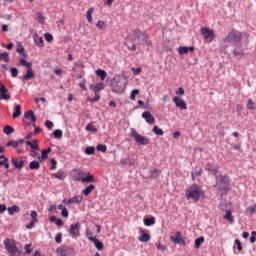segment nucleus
<instances>
[{
    "mask_svg": "<svg viewBox=\"0 0 256 256\" xmlns=\"http://www.w3.org/2000/svg\"><path fill=\"white\" fill-rule=\"evenodd\" d=\"M97 151H101V153H105L107 151V146L106 145H103V144H99L97 147H96Z\"/></svg>",
    "mask_w": 256,
    "mask_h": 256,
    "instance_id": "603ef678",
    "label": "nucleus"
},
{
    "mask_svg": "<svg viewBox=\"0 0 256 256\" xmlns=\"http://www.w3.org/2000/svg\"><path fill=\"white\" fill-rule=\"evenodd\" d=\"M0 99L1 101H9L11 99V95L9 94V89L0 82Z\"/></svg>",
    "mask_w": 256,
    "mask_h": 256,
    "instance_id": "9b49d317",
    "label": "nucleus"
},
{
    "mask_svg": "<svg viewBox=\"0 0 256 256\" xmlns=\"http://www.w3.org/2000/svg\"><path fill=\"white\" fill-rule=\"evenodd\" d=\"M17 53H20L23 55V57H26V55L24 54L25 53V48H23V45L21 44H18L17 45V49H16Z\"/></svg>",
    "mask_w": 256,
    "mask_h": 256,
    "instance_id": "8fccbe9b",
    "label": "nucleus"
},
{
    "mask_svg": "<svg viewBox=\"0 0 256 256\" xmlns=\"http://www.w3.org/2000/svg\"><path fill=\"white\" fill-rule=\"evenodd\" d=\"M40 167H41V163H39V161H37V160H34V161L30 162V164H29V169H31L32 171L37 170Z\"/></svg>",
    "mask_w": 256,
    "mask_h": 256,
    "instance_id": "cd10ccee",
    "label": "nucleus"
},
{
    "mask_svg": "<svg viewBox=\"0 0 256 256\" xmlns=\"http://www.w3.org/2000/svg\"><path fill=\"white\" fill-rule=\"evenodd\" d=\"M121 165H128L129 167H133L135 165V160L129 157H126L120 161Z\"/></svg>",
    "mask_w": 256,
    "mask_h": 256,
    "instance_id": "a878e982",
    "label": "nucleus"
},
{
    "mask_svg": "<svg viewBox=\"0 0 256 256\" xmlns=\"http://www.w3.org/2000/svg\"><path fill=\"white\" fill-rule=\"evenodd\" d=\"M61 215L62 217H69V211L67 208H63V210H61Z\"/></svg>",
    "mask_w": 256,
    "mask_h": 256,
    "instance_id": "774afa93",
    "label": "nucleus"
},
{
    "mask_svg": "<svg viewBox=\"0 0 256 256\" xmlns=\"http://www.w3.org/2000/svg\"><path fill=\"white\" fill-rule=\"evenodd\" d=\"M90 89H91V91H93V93H101V91H103V89H105V84H103V83H98L96 85L91 84Z\"/></svg>",
    "mask_w": 256,
    "mask_h": 256,
    "instance_id": "f3484780",
    "label": "nucleus"
},
{
    "mask_svg": "<svg viewBox=\"0 0 256 256\" xmlns=\"http://www.w3.org/2000/svg\"><path fill=\"white\" fill-rule=\"evenodd\" d=\"M36 19H37L38 23H40L41 25H43V23H45V17L43 16V13H41V12L37 13Z\"/></svg>",
    "mask_w": 256,
    "mask_h": 256,
    "instance_id": "a19ab883",
    "label": "nucleus"
},
{
    "mask_svg": "<svg viewBox=\"0 0 256 256\" xmlns=\"http://www.w3.org/2000/svg\"><path fill=\"white\" fill-rule=\"evenodd\" d=\"M44 38L48 41V43H51V41H53V35L51 33L44 34Z\"/></svg>",
    "mask_w": 256,
    "mask_h": 256,
    "instance_id": "052dcab7",
    "label": "nucleus"
},
{
    "mask_svg": "<svg viewBox=\"0 0 256 256\" xmlns=\"http://www.w3.org/2000/svg\"><path fill=\"white\" fill-rule=\"evenodd\" d=\"M152 131L155 133V135H163V129L159 128L158 126H154Z\"/></svg>",
    "mask_w": 256,
    "mask_h": 256,
    "instance_id": "a18cd8bd",
    "label": "nucleus"
},
{
    "mask_svg": "<svg viewBox=\"0 0 256 256\" xmlns=\"http://www.w3.org/2000/svg\"><path fill=\"white\" fill-rule=\"evenodd\" d=\"M223 219L229 221V223H235V216L231 213V210L226 211V214L224 215Z\"/></svg>",
    "mask_w": 256,
    "mask_h": 256,
    "instance_id": "5701e85b",
    "label": "nucleus"
},
{
    "mask_svg": "<svg viewBox=\"0 0 256 256\" xmlns=\"http://www.w3.org/2000/svg\"><path fill=\"white\" fill-rule=\"evenodd\" d=\"M125 87H127V78L125 77L119 78V81L112 83V91L114 93H122Z\"/></svg>",
    "mask_w": 256,
    "mask_h": 256,
    "instance_id": "39448f33",
    "label": "nucleus"
},
{
    "mask_svg": "<svg viewBox=\"0 0 256 256\" xmlns=\"http://www.w3.org/2000/svg\"><path fill=\"white\" fill-rule=\"evenodd\" d=\"M226 43H240L241 41V32L233 30L230 32L227 37L224 39Z\"/></svg>",
    "mask_w": 256,
    "mask_h": 256,
    "instance_id": "6e6552de",
    "label": "nucleus"
},
{
    "mask_svg": "<svg viewBox=\"0 0 256 256\" xmlns=\"http://www.w3.org/2000/svg\"><path fill=\"white\" fill-rule=\"evenodd\" d=\"M205 170L209 171L212 175L217 177V171H219V166L217 164L207 163L205 166Z\"/></svg>",
    "mask_w": 256,
    "mask_h": 256,
    "instance_id": "4468645a",
    "label": "nucleus"
},
{
    "mask_svg": "<svg viewBox=\"0 0 256 256\" xmlns=\"http://www.w3.org/2000/svg\"><path fill=\"white\" fill-rule=\"evenodd\" d=\"M144 225H146V227H151V225H155V217L145 218Z\"/></svg>",
    "mask_w": 256,
    "mask_h": 256,
    "instance_id": "473e14b6",
    "label": "nucleus"
},
{
    "mask_svg": "<svg viewBox=\"0 0 256 256\" xmlns=\"http://www.w3.org/2000/svg\"><path fill=\"white\" fill-rule=\"evenodd\" d=\"M19 63H20V65H22L23 67H27L28 69L30 67H32L31 62H27V60H25V58H20Z\"/></svg>",
    "mask_w": 256,
    "mask_h": 256,
    "instance_id": "4c0bfd02",
    "label": "nucleus"
},
{
    "mask_svg": "<svg viewBox=\"0 0 256 256\" xmlns=\"http://www.w3.org/2000/svg\"><path fill=\"white\" fill-rule=\"evenodd\" d=\"M52 177H54L55 179H60V181H65V173L61 171L53 173Z\"/></svg>",
    "mask_w": 256,
    "mask_h": 256,
    "instance_id": "c85d7f7f",
    "label": "nucleus"
},
{
    "mask_svg": "<svg viewBox=\"0 0 256 256\" xmlns=\"http://www.w3.org/2000/svg\"><path fill=\"white\" fill-rule=\"evenodd\" d=\"M49 153H51V148H48L46 150H42L41 152V158H39L40 161H45V159H47V155H49Z\"/></svg>",
    "mask_w": 256,
    "mask_h": 256,
    "instance_id": "f704fd0d",
    "label": "nucleus"
},
{
    "mask_svg": "<svg viewBox=\"0 0 256 256\" xmlns=\"http://www.w3.org/2000/svg\"><path fill=\"white\" fill-rule=\"evenodd\" d=\"M235 245H237L238 251H243V246L241 245V241L239 239L235 240Z\"/></svg>",
    "mask_w": 256,
    "mask_h": 256,
    "instance_id": "338daca9",
    "label": "nucleus"
},
{
    "mask_svg": "<svg viewBox=\"0 0 256 256\" xmlns=\"http://www.w3.org/2000/svg\"><path fill=\"white\" fill-rule=\"evenodd\" d=\"M15 131V129H13V127L7 125L4 127L3 129V133H5V135H11V133H13Z\"/></svg>",
    "mask_w": 256,
    "mask_h": 256,
    "instance_id": "58836bf2",
    "label": "nucleus"
},
{
    "mask_svg": "<svg viewBox=\"0 0 256 256\" xmlns=\"http://www.w3.org/2000/svg\"><path fill=\"white\" fill-rule=\"evenodd\" d=\"M86 155H95V147L90 146L85 149Z\"/></svg>",
    "mask_w": 256,
    "mask_h": 256,
    "instance_id": "c03bdc74",
    "label": "nucleus"
},
{
    "mask_svg": "<svg viewBox=\"0 0 256 256\" xmlns=\"http://www.w3.org/2000/svg\"><path fill=\"white\" fill-rule=\"evenodd\" d=\"M202 243H205V238L203 236H201L195 240V249H199V247H201Z\"/></svg>",
    "mask_w": 256,
    "mask_h": 256,
    "instance_id": "e433bc0d",
    "label": "nucleus"
},
{
    "mask_svg": "<svg viewBox=\"0 0 256 256\" xmlns=\"http://www.w3.org/2000/svg\"><path fill=\"white\" fill-rule=\"evenodd\" d=\"M126 45L129 49V51H137V46L135 45V43L126 42Z\"/></svg>",
    "mask_w": 256,
    "mask_h": 256,
    "instance_id": "de8ad7c7",
    "label": "nucleus"
},
{
    "mask_svg": "<svg viewBox=\"0 0 256 256\" xmlns=\"http://www.w3.org/2000/svg\"><path fill=\"white\" fill-rule=\"evenodd\" d=\"M0 59H4L5 63H9V53L7 52L0 53Z\"/></svg>",
    "mask_w": 256,
    "mask_h": 256,
    "instance_id": "09e8293b",
    "label": "nucleus"
},
{
    "mask_svg": "<svg viewBox=\"0 0 256 256\" xmlns=\"http://www.w3.org/2000/svg\"><path fill=\"white\" fill-rule=\"evenodd\" d=\"M142 119H145L146 123H149V125L155 123V117H153L149 111L142 113Z\"/></svg>",
    "mask_w": 256,
    "mask_h": 256,
    "instance_id": "dca6fc26",
    "label": "nucleus"
},
{
    "mask_svg": "<svg viewBox=\"0 0 256 256\" xmlns=\"http://www.w3.org/2000/svg\"><path fill=\"white\" fill-rule=\"evenodd\" d=\"M10 71L12 77H17V75H19V70L17 68H10Z\"/></svg>",
    "mask_w": 256,
    "mask_h": 256,
    "instance_id": "bf43d9fd",
    "label": "nucleus"
},
{
    "mask_svg": "<svg viewBox=\"0 0 256 256\" xmlns=\"http://www.w3.org/2000/svg\"><path fill=\"white\" fill-rule=\"evenodd\" d=\"M136 95H139V90L134 89V90L131 92V94H130V99H131V101H135V96H136Z\"/></svg>",
    "mask_w": 256,
    "mask_h": 256,
    "instance_id": "5fc2aeb1",
    "label": "nucleus"
},
{
    "mask_svg": "<svg viewBox=\"0 0 256 256\" xmlns=\"http://www.w3.org/2000/svg\"><path fill=\"white\" fill-rule=\"evenodd\" d=\"M21 115V106L20 105H16L14 107V113L12 115L13 119H17V117H20Z\"/></svg>",
    "mask_w": 256,
    "mask_h": 256,
    "instance_id": "7c9ffc66",
    "label": "nucleus"
},
{
    "mask_svg": "<svg viewBox=\"0 0 256 256\" xmlns=\"http://www.w3.org/2000/svg\"><path fill=\"white\" fill-rule=\"evenodd\" d=\"M173 243H177L178 245H185V240L180 231L176 232V237H170Z\"/></svg>",
    "mask_w": 256,
    "mask_h": 256,
    "instance_id": "2eb2a0df",
    "label": "nucleus"
},
{
    "mask_svg": "<svg viewBox=\"0 0 256 256\" xmlns=\"http://www.w3.org/2000/svg\"><path fill=\"white\" fill-rule=\"evenodd\" d=\"M201 33L204 37V41H206L207 43H211V41L215 39V31H213V29L211 28L202 27Z\"/></svg>",
    "mask_w": 256,
    "mask_h": 256,
    "instance_id": "0eeeda50",
    "label": "nucleus"
},
{
    "mask_svg": "<svg viewBox=\"0 0 256 256\" xmlns=\"http://www.w3.org/2000/svg\"><path fill=\"white\" fill-rule=\"evenodd\" d=\"M156 247H157L158 251H165V249H167V247L165 245L161 244V242H157Z\"/></svg>",
    "mask_w": 256,
    "mask_h": 256,
    "instance_id": "4d7b16f0",
    "label": "nucleus"
},
{
    "mask_svg": "<svg viewBox=\"0 0 256 256\" xmlns=\"http://www.w3.org/2000/svg\"><path fill=\"white\" fill-rule=\"evenodd\" d=\"M56 255L59 256H73L75 255V250L73 248L62 246L56 249Z\"/></svg>",
    "mask_w": 256,
    "mask_h": 256,
    "instance_id": "1a4fd4ad",
    "label": "nucleus"
},
{
    "mask_svg": "<svg viewBox=\"0 0 256 256\" xmlns=\"http://www.w3.org/2000/svg\"><path fill=\"white\" fill-rule=\"evenodd\" d=\"M26 145H28L29 147H31V149H33V150L39 149V146H37V140H34L33 142L27 141V142H26Z\"/></svg>",
    "mask_w": 256,
    "mask_h": 256,
    "instance_id": "ea45409f",
    "label": "nucleus"
},
{
    "mask_svg": "<svg viewBox=\"0 0 256 256\" xmlns=\"http://www.w3.org/2000/svg\"><path fill=\"white\" fill-rule=\"evenodd\" d=\"M83 201V196H75L69 200V203H81Z\"/></svg>",
    "mask_w": 256,
    "mask_h": 256,
    "instance_id": "79ce46f5",
    "label": "nucleus"
},
{
    "mask_svg": "<svg viewBox=\"0 0 256 256\" xmlns=\"http://www.w3.org/2000/svg\"><path fill=\"white\" fill-rule=\"evenodd\" d=\"M79 87H81L83 89V91H87V80H82L80 83H79Z\"/></svg>",
    "mask_w": 256,
    "mask_h": 256,
    "instance_id": "6e6d98bb",
    "label": "nucleus"
},
{
    "mask_svg": "<svg viewBox=\"0 0 256 256\" xmlns=\"http://www.w3.org/2000/svg\"><path fill=\"white\" fill-rule=\"evenodd\" d=\"M234 55L236 57H243V50H237V48L234 49Z\"/></svg>",
    "mask_w": 256,
    "mask_h": 256,
    "instance_id": "69168bd1",
    "label": "nucleus"
},
{
    "mask_svg": "<svg viewBox=\"0 0 256 256\" xmlns=\"http://www.w3.org/2000/svg\"><path fill=\"white\" fill-rule=\"evenodd\" d=\"M93 189H95V185L90 184L89 186H87L83 191V195H85L87 197V195H89L91 193V191H93Z\"/></svg>",
    "mask_w": 256,
    "mask_h": 256,
    "instance_id": "72a5a7b5",
    "label": "nucleus"
},
{
    "mask_svg": "<svg viewBox=\"0 0 256 256\" xmlns=\"http://www.w3.org/2000/svg\"><path fill=\"white\" fill-rule=\"evenodd\" d=\"M55 241H56V243H61V241H63V234L58 233L55 237Z\"/></svg>",
    "mask_w": 256,
    "mask_h": 256,
    "instance_id": "0e129e2a",
    "label": "nucleus"
},
{
    "mask_svg": "<svg viewBox=\"0 0 256 256\" xmlns=\"http://www.w3.org/2000/svg\"><path fill=\"white\" fill-rule=\"evenodd\" d=\"M131 137H133L138 145H149V138L142 136L135 130V128L131 129L130 133Z\"/></svg>",
    "mask_w": 256,
    "mask_h": 256,
    "instance_id": "423d86ee",
    "label": "nucleus"
},
{
    "mask_svg": "<svg viewBox=\"0 0 256 256\" xmlns=\"http://www.w3.org/2000/svg\"><path fill=\"white\" fill-rule=\"evenodd\" d=\"M7 211L9 215H13L14 213H19V211H21V208H19V206L13 205L12 207L7 208Z\"/></svg>",
    "mask_w": 256,
    "mask_h": 256,
    "instance_id": "2f4dec72",
    "label": "nucleus"
},
{
    "mask_svg": "<svg viewBox=\"0 0 256 256\" xmlns=\"http://www.w3.org/2000/svg\"><path fill=\"white\" fill-rule=\"evenodd\" d=\"M30 217H31V219H32V221H34V222H36L37 223V212H35V211H31L30 212Z\"/></svg>",
    "mask_w": 256,
    "mask_h": 256,
    "instance_id": "680f3d73",
    "label": "nucleus"
},
{
    "mask_svg": "<svg viewBox=\"0 0 256 256\" xmlns=\"http://www.w3.org/2000/svg\"><path fill=\"white\" fill-rule=\"evenodd\" d=\"M96 26L98 27V29H105V22L102 20H99L96 24Z\"/></svg>",
    "mask_w": 256,
    "mask_h": 256,
    "instance_id": "e2e57ef3",
    "label": "nucleus"
},
{
    "mask_svg": "<svg viewBox=\"0 0 256 256\" xmlns=\"http://www.w3.org/2000/svg\"><path fill=\"white\" fill-rule=\"evenodd\" d=\"M134 35L138 45H151V40H149L147 33H143L140 30H135Z\"/></svg>",
    "mask_w": 256,
    "mask_h": 256,
    "instance_id": "20e7f679",
    "label": "nucleus"
},
{
    "mask_svg": "<svg viewBox=\"0 0 256 256\" xmlns=\"http://www.w3.org/2000/svg\"><path fill=\"white\" fill-rule=\"evenodd\" d=\"M216 186L218 187L221 195H225V193L229 191V176H216Z\"/></svg>",
    "mask_w": 256,
    "mask_h": 256,
    "instance_id": "f03ea898",
    "label": "nucleus"
},
{
    "mask_svg": "<svg viewBox=\"0 0 256 256\" xmlns=\"http://www.w3.org/2000/svg\"><path fill=\"white\" fill-rule=\"evenodd\" d=\"M25 119H31L32 123H35L37 121V116H35V112L33 110H30L24 114Z\"/></svg>",
    "mask_w": 256,
    "mask_h": 256,
    "instance_id": "b1692460",
    "label": "nucleus"
},
{
    "mask_svg": "<svg viewBox=\"0 0 256 256\" xmlns=\"http://www.w3.org/2000/svg\"><path fill=\"white\" fill-rule=\"evenodd\" d=\"M186 199H192L193 201H199L201 197H205V193L201 191V188H199V185L193 184L192 186L188 187L186 189Z\"/></svg>",
    "mask_w": 256,
    "mask_h": 256,
    "instance_id": "f257e3e1",
    "label": "nucleus"
},
{
    "mask_svg": "<svg viewBox=\"0 0 256 256\" xmlns=\"http://www.w3.org/2000/svg\"><path fill=\"white\" fill-rule=\"evenodd\" d=\"M138 240L141 243H149V241H151V235H149L145 232H142V235L140 237H138Z\"/></svg>",
    "mask_w": 256,
    "mask_h": 256,
    "instance_id": "393cba45",
    "label": "nucleus"
},
{
    "mask_svg": "<svg viewBox=\"0 0 256 256\" xmlns=\"http://www.w3.org/2000/svg\"><path fill=\"white\" fill-rule=\"evenodd\" d=\"M96 75L101 78V81H105V77H107V72H105V70L98 69L96 71Z\"/></svg>",
    "mask_w": 256,
    "mask_h": 256,
    "instance_id": "c9c22d12",
    "label": "nucleus"
},
{
    "mask_svg": "<svg viewBox=\"0 0 256 256\" xmlns=\"http://www.w3.org/2000/svg\"><path fill=\"white\" fill-rule=\"evenodd\" d=\"M8 159L5 155L0 156V166H4L7 163Z\"/></svg>",
    "mask_w": 256,
    "mask_h": 256,
    "instance_id": "13d9d810",
    "label": "nucleus"
},
{
    "mask_svg": "<svg viewBox=\"0 0 256 256\" xmlns=\"http://www.w3.org/2000/svg\"><path fill=\"white\" fill-rule=\"evenodd\" d=\"M12 165H14L15 169H23L25 167V163H27L26 157L12 158Z\"/></svg>",
    "mask_w": 256,
    "mask_h": 256,
    "instance_id": "9d476101",
    "label": "nucleus"
},
{
    "mask_svg": "<svg viewBox=\"0 0 256 256\" xmlns=\"http://www.w3.org/2000/svg\"><path fill=\"white\" fill-rule=\"evenodd\" d=\"M35 45H37V47H43V37H39L37 34H35L33 36Z\"/></svg>",
    "mask_w": 256,
    "mask_h": 256,
    "instance_id": "bb28decb",
    "label": "nucleus"
},
{
    "mask_svg": "<svg viewBox=\"0 0 256 256\" xmlns=\"http://www.w3.org/2000/svg\"><path fill=\"white\" fill-rule=\"evenodd\" d=\"M86 131H91L92 133H97V128H95L92 123H89L86 126Z\"/></svg>",
    "mask_w": 256,
    "mask_h": 256,
    "instance_id": "49530a36",
    "label": "nucleus"
},
{
    "mask_svg": "<svg viewBox=\"0 0 256 256\" xmlns=\"http://www.w3.org/2000/svg\"><path fill=\"white\" fill-rule=\"evenodd\" d=\"M81 229L80 223H75L70 226L69 233L72 237H80L81 233L79 230Z\"/></svg>",
    "mask_w": 256,
    "mask_h": 256,
    "instance_id": "f8f14e48",
    "label": "nucleus"
},
{
    "mask_svg": "<svg viewBox=\"0 0 256 256\" xmlns=\"http://www.w3.org/2000/svg\"><path fill=\"white\" fill-rule=\"evenodd\" d=\"M55 139H61L63 137V131L61 129H57L53 132Z\"/></svg>",
    "mask_w": 256,
    "mask_h": 256,
    "instance_id": "37998d69",
    "label": "nucleus"
},
{
    "mask_svg": "<svg viewBox=\"0 0 256 256\" xmlns=\"http://www.w3.org/2000/svg\"><path fill=\"white\" fill-rule=\"evenodd\" d=\"M95 12L94 8H90L86 13V19L89 23H92L93 21V13Z\"/></svg>",
    "mask_w": 256,
    "mask_h": 256,
    "instance_id": "c756f323",
    "label": "nucleus"
},
{
    "mask_svg": "<svg viewBox=\"0 0 256 256\" xmlns=\"http://www.w3.org/2000/svg\"><path fill=\"white\" fill-rule=\"evenodd\" d=\"M35 77V73L33 72V68L30 67L27 69L26 74L23 76L24 81H29V79H33Z\"/></svg>",
    "mask_w": 256,
    "mask_h": 256,
    "instance_id": "4be33fe9",
    "label": "nucleus"
},
{
    "mask_svg": "<svg viewBox=\"0 0 256 256\" xmlns=\"http://www.w3.org/2000/svg\"><path fill=\"white\" fill-rule=\"evenodd\" d=\"M78 181H81V183H93L95 182V177L91 175L90 173L87 174L86 177H78Z\"/></svg>",
    "mask_w": 256,
    "mask_h": 256,
    "instance_id": "6ab92c4d",
    "label": "nucleus"
},
{
    "mask_svg": "<svg viewBox=\"0 0 256 256\" xmlns=\"http://www.w3.org/2000/svg\"><path fill=\"white\" fill-rule=\"evenodd\" d=\"M247 109H249L250 111L255 110V102H253L251 99L248 100Z\"/></svg>",
    "mask_w": 256,
    "mask_h": 256,
    "instance_id": "3c124183",
    "label": "nucleus"
},
{
    "mask_svg": "<svg viewBox=\"0 0 256 256\" xmlns=\"http://www.w3.org/2000/svg\"><path fill=\"white\" fill-rule=\"evenodd\" d=\"M189 51H195V48L187 46H181L178 48L179 55H185L186 53H189Z\"/></svg>",
    "mask_w": 256,
    "mask_h": 256,
    "instance_id": "412c9836",
    "label": "nucleus"
},
{
    "mask_svg": "<svg viewBox=\"0 0 256 256\" xmlns=\"http://www.w3.org/2000/svg\"><path fill=\"white\" fill-rule=\"evenodd\" d=\"M89 241H92L98 251H103V243L95 237H88Z\"/></svg>",
    "mask_w": 256,
    "mask_h": 256,
    "instance_id": "a211bd4d",
    "label": "nucleus"
},
{
    "mask_svg": "<svg viewBox=\"0 0 256 256\" xmlns=\"http://www.w3.org/2000/svg\"><path fill=\"white\" fill-rule=\"evenodd\" d=\"M247 211L250 213V215H255L256 204H255V205H252V206H249V207L247 208Z\"/></svg>",
    "mask_w": 256,
    "mask_h": 256,
    "instance_id": "864d4df0",
    "label": "nucleus"
},
{
    "mask_svg": "<svg viewBox=\"0 0 256 256\" xmlns=\"http://www.w3.org/2000/svg\"><path fill=\"white\" fill-rule=\"evenodd\" d=\"M172 101L175 103L176 107L181 110L187 109V104L185 103V100L175 96Z\"/></svg>",
    "mask_w": 256,
    "mask_h": 256,
    "instance_id": "ddd939ff",
    "label": "nucleus"
},
{
    "mask_svg": "<svg viewBox=\"0 0 256 256\" xmlns=\"http://www.w3.org/2000/svg\"><path fill=\"white\" fill-rule=\"evenodd\" d=\"M5 249L10 253V256H19L21 255V252L19 251V248H17V245H15V241L7 239L4 242Z\"/></svg>",
    "mask_w": 256,
    "mask_h": 256,
    "instance_id": "7ed1b4c3",
    "label": "nucleus"
},
{
    "mask_svg": "<svg viewBox=\"0 0 256 256\" xmlns=\"http://www.w3.org/2000/svg\"><path fill=\"white\" fill-rule=\"evenodd\" d=\"M160 173L161 172L158 169H153V170H150V174H144V177L146 179H155L159 177Z\"/></svg>",
    "mask_w": 256,
    "mask_h": 256,
    "instance_id": "aec40b11",
    "label": "nucleus"
}]
</instances>
